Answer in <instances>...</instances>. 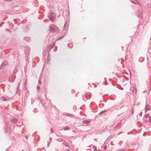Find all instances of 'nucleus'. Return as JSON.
Returning a JSON list of instances; mask_svg holds the SVG:
<instances>
[{
  "label": "nucleus",
  "mask_w": 151,
  "mask_h": 151,
  "mask_svg": "<svg viewBox=\"0 0 151 151\" xmlns=\"http://www.w3.org/2000/svg\"><path fill=\"white\" fill-rule=\"evenodd\" d=\"M48 17L49 19L53 22L55 17V15L54 13L50 12L48 15Z\"/></svg>",
  "instance_id": "obj_1"
},
{
  "label": "nucleus",
  "mask_w": 151,
  "mask_h": 151,
  "mask_svg": "<svg viewBox=\"0 0 151 151\" xmlns=\"http://www.w3.org/2000/svg\"><path fill=\"white\" fill-rule=\"evenodd\" d=\"M8 64V62L6 61H4L1 64L0 66V69H2L5 65Z\"/></svg>",
  "instance_id": "obj_2"
},
{
  "label": "nucleus",
  "mask_w": 151,
  "mask_h": 151,
  "mask_svg": "<svg viewBox=\"0 0 151 151\" xmlns=\"http://www.w3.org/2000/svg\"><path fill=\"white\" fill-rule=\"evenodd\" d=\"M18 120V119H17L16 118L14 117L12 119H11V121L12 123L13 124H14L17 122Z\"/></svg>",
  "instance_id": "obj_3"
},
{
  "label": "nucleus",
  "mask_w": 151,
  "mask_h": 151,
  "mask_svg": "<svg viewBox=\"0 0 151 151\" xmlns=\"http://www.w3.org/2000/svg\"><path fill=\"white\" fill-rule=\"evenodd\" d=\"M63 115L69 117L72 116L73 115V114H72L66 112L64 113L63 114Z\"/></svg>",
  "instance_id": "obj_4"
},
{
  "label": "nucleus",
  "mask_w": 151,
  "mask_h": 151,
  "mask_svg": "<svg viewBox=\"0 0 151 151\" xmlns=\"http://www.w3.org/2000/svg\"><path fill=\"white\" fill-rule=\"evenodd\" d=\"M83 122L84 124H88L91 122V121L90 120H84Z\"/></svg>",
  "instance_id": "obj_5"
},
{
  "label": "nucleus",
  "mask_w": 151,
  "mask_h": 151,
  "mask_svg": "<svg viewBox=\"0 0 151 151\" xmlns=\"http://www.w3.org/2000/svg\"><path fill=\"white\" fill-rule=\"evenodd\" d=\"M114 126V124L113 126H112L111 127V128H112L113 129V130H115V129L117 128V125H115L114 127H113V126Z\"/></svg>",
  "instance_id": "obj_6"
},
{
  "label": "nucleus",
  "mask_w": 151,
  "mask_h": 151,
  "mask_svg": "<svg viewBox=\"0 0 151 151\" xmlns=\"http://www.w3.org/2000/svg\"><path fill=\"white\" fill-rule=\"evenodd\" d=\"M63 129L64 130H69L70 129V127L68 126H67L64 127Z\"/></svg>",
  "instance_id": "obj_7"
},
{
  "label": "nucleus",
  "mask_w": 151,
  "mask_h": 151,
  "mask_svg": "<svg viewBox=\"0 0 151 151\" xmlns=\"http://www.w3.org/2000/svg\"><path fill=\"white\" fill-rule=\"evenodd\" d=\"M131 1L132 3L136 4L138 3V1L137 0H131Z\"/></svg>",
  "instance_id": "obj_8"
},
{
  "label": "nucleus",
  "mask_w": 151,
  "mask_h": 151,
  "mask_svg": "<svg viewBox=\"0 0 151 151\" xmlns=\"http://www.w3.org/2000/svg\"><path fill=\"white\" fill-rule=\"evenodd\" d=\"M25 40L27 41H29L30 40V38L29 37H26L24 38Z\"/></svg>",
  "instance_id": "obj_9"
},
{
  "label": "nucleus",
  "mask_w": 151,
  "mask_h": 151,
  "mask_svg": "<svg viewBox=\"0 0 151 151\" xmlns=\"http://www.w3.org/2000/svg\"><path fill=\"white\" fill-rule=\"evenodd\" d=\"M50 30L51 31L55 32V29L53 27H50Z\"/></svg>",
  "instance_id": "obj_10"
},
{
  "label": "nucleus",
  "mask_w": 151,
  "mask_h": 151,
  "mask_svg": "<svg viewBox=\"0 0 151 151\" xmlns=\"http://www.w3.org/2000/svg\"><path fill=\"white\" fill-rule=\"evenodd\" d=\"M18 70H17V68H15V69L13 71V73L14 74H15L17 72H18Z\"/></svg>",
  "instance_id": "obj_11"
},
{
  "label": "nucleus",
  "mask_w": 151,
  "mask_h": 151,
  "mask_svg": "<svg viewBox=\"0 0 151 151\" xmlns=\"http://www.w3.org/2000/svg\"><path fill=\"white\" fill-rule=\"evenodd\" d=\"M20 85V83H19V85H18V87L17 88V90H16V91H17V92L19 91V88Z\"/></svg>",
  "instance_id": "obj_12"
},
{
  "label": "nucleus",
  "mask_w": 151,
  "mask_h": 151,
  "mask_svg": "<svg viewBox=\"0 0 151 151\" xmlns=\"http://www.w3.org/2000/svg\"><path fill=\"white\" fill-rule=\"evenodd\" d=\"M27 79H26L25 81L24 82V86H26L27 85Z\"/></svg>",
  "instance_id": "obj_13"
},
{
  "label": "nucleus",
  "mask_w": 151,
  "mask_h": 151,
  "mask_svg": "<svg viewBox=\"0 0 151 151\" xmlns=\"http://www.w3.org/2000/svg\"><path fill=\"white\" fill-rule=\"evenodd\" d=\"M134 113V108L132 107L131 109V114H133Z\"/></svg>",
  "instance_id": "obj_14"
},
{
  "label": "nucleus",
  "mask_w": 151,
  "mask_h": 151,
  "mask_svg": "<svg viewBox=\"0 0 151 151\" xmlns=\"http://www.w3.org/2000/svg\"><path fill=\"white\" fill-rule=\"evenodd\" d=\"M68 47H71L73 46V45L69 43L68 45Z\"/></svg>",
  "instance_id": "obj_15"
},
{
  "label": "nucleus",
  "mask_w": 151,
  "mask_h": 151,
  "mask_svg": "<svg viewBox=\"0 0 151 151\" xmlns=\"http://www.w3.org/2000/svg\"><path fill=\"white\" fill-rule=\"evenodd\" d=\"M149 122L150 123H151V119L150 118V117H149Z\"/></svg>",
  "instance_id": "obj_16"
},
{
  "label": "nucleus",
  "mask_w": 151,
  "mask_h": 151,
  "mask_svg": "<svg viewBox=\"0 0 151 151\" xmlns=\"http://www.w3.org/2000/svg\"><path fill=\"white\" fill-rule=\"evenodd\" d=\"M63 37V36H62L61 37L59 38L58 39V40H60V39H62Z\"/></svg>",
  "instance_id": "obj_17"
},
{
  "label": "nucleus",
  "mask_w": 151,
  "mask_h": 151,
  "mask_svg": "<svg viewBox=\"0 0 151 151\" xmlns=\"http://www.w3.org/2000/svg\"><path fill=\"white\" fill-rule=\"evenodd\" d=\"M25 137L27 139H28V137L27 136V135L25 136Z\"/></svg>",
  "instance_id": "obj_18"
},
{
  "label": "nucleus",
  "mask_w": 151,
  "mask_h": 151,
  "mask_svg": "<svg viewBox=\"0 0 151 151\" xmlns=\"http://www.w3.org/2000/svg\"><path fill=\"white\" fill-rule=\"evenodd\" d=\"M148 117V115L147 114V115H146V116H145V118H147Z\"/></svg>",
  "instance_id": "obj_19"
},
{
  "label": "nucleus",
  "mask_w": 151,
  "mask_h": 151,
  "mask_svg": "<svg viewBox=\"0 0 151 151\" xmlns=\"http://www.w3.org/2000/svg\"><path fill=\"white\" fill-rule=\"evenodd\" d=\"M6 1H11L12 0H5Z\"/></svg>",
  "instance_id": "obj_20"
},
{
  "label": "nucleus",
  "mask_w": 151,
  "mask_h": 151,
  "mask_svg": "<svg viewBox=\"0 0 151 151\" xmlns=\"http://www.w3.org/2000/svg\"><path fill=\"white\" fill-rule=\"evenodd\" d=\"M37 89H40V86H37Z\"/></svg>",
  "instance_id": "obj_21"
},
{
  "label": "nucleus",
  "mask_w": 151,
  "mask_h": 151,
  "mask_svg": "<svg viewBox=\"0 0 151 151\" xmlns=\"http://www.w3.org/2000/svg\"><path fill=\"white\" fill-rule=\"evenodd\" d=\"M66 23H65V24L64 25V27H64V28H65V26H66Z\"/></svg>",
  "instance_id": "obj_22"
},
{
  "label": "nucleus",
  "mask_w": 151,
  "mask_h": 151,
  "mask_svg": "<svg viewBox=\"0 0 151 151\" xmlns=\"http://www.w3.org/2000/svg\"><path fill=\"white\" fill-rule=\"evenodd\" d=\"M40 80H39L38 81V83H39V84H40Z\"/></svg>",
  "instance_id": "obj_23"
},
{
  "label": "nucleus",
  "mask_w": 151,
  "mask_h": 151,
  "mask_svg": "<svg viewBox=\"0 0 151 151\" xmlns=\"http://www.w3.org/2000/svg\"><path fill=\"white\" fill-rule=\"evenodd\" d=\"M145 112H146V111H147V110H146V109H145Z\"/></svg>",
  "instance_id": "obj_24"
},
{
  "label": "nucleus",
  "mask_w": 151,
  "mask_h": 151,
  "mask_svg": "<svg viewBox=\"0 0 151 151\" xmlns=\"http://www.w3.org/2000/svg\"><path fill=\"white\" fill-rule=\"evenodd\" d=\"M139 103H138V104H137V105H139Z\"/></svg>",
  "instance_id": "obj_25"
},
{
  "label": "nucleus",
  "mask_w": 151,
  "mask_h": 151,
  "mask_svg": "<svg viewBox=\"0 0 151 151\" xmlns=\"http://www.w3.org/2000/svg\"><path fill=\"white\" fill-rule=\"evenodd\" d=\"M6 99H4V101H6Z\"/></svg>",
  "instance_id": "obj_26"
},
{
  "label": "nucleus",
  "mask_w": 151,
  "mask_h": 151,
  "mask_svg": "<svg viewBox=\"0 0 151 151\" xmlns=\"http://www.w3.org/2000/svg\"><path fill=\"white\" fill-rule=\"evenodd\" d=\"M103 111H102V112H101V113L102 114V113H103Z\"/></svg>",
  "instance_id": "obj_27"
},
{
  "label": "nucleus",
  "mask_w": 151,
  "mask_h": 151,
  "mask_svg": "<svg viewBox=\"0 0 151 151\" xmlns=\"http://www.w3.org/2000/svg\"><path fill=\"white\" fill-rule=\"evenodd\" d=\"M67 151H70L69 150H67Z\"/></svg>",
  "instance_id": "obj_28"
},
{
  "label": "nucleus",
  "mask_w": 151,
  "mask_h": 151,
  "mask_svg": "<svg viewBox=\"0 0 151 151\" xmlns=\"http://www.w3.org/2000/svg\"><path fill=\"white\" fill-rule=\"evenodd\" d=\"M105 148H106V147H104V149H105Z\"/></svg>",
  "instance_id": "obj_29"
},
{
  "label": "nucleus",
  "mask_w": 151,
  "mask_h": 151,
  "mask_svg": "<svg viewBox=\"0 0 151 151\" xmlns=\"http://www.w3.org/2000/svg\"><path fill=\"white\" fill-rule=\"evenodd\" d=\"M120 134V133H119L118 134Z\"/></svg>",
  "instance_id": "obj_30"
}]
</instances>
